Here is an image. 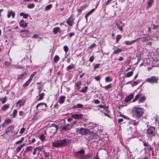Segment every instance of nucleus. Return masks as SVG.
<instances>
[{"instance_id": "58836bf2", "label": "nucleus", "mask_w": 159, "mask_h": 159, "mask_svg": "<svg viewBox=\"0 0 159 159\" xmlns=\"http://www.w3.org/2000/svg\"><path fill=\"white\" fill-rule=\"evenodd\" d=\"M59 57L57 55L55 56L54 58V61L55 63H56L59 60Z\"/></svg>"}, {"instance_id": "37998d69", "label": "nucleus", "mask_w": 159, "mask_h": 159, "mask_svg": "<svg viewBox=\"0 0 159 159\" xmlns=\"http://www.w3.org/2000/svg\"><path fill=\"white\" fill-rule=\"evenodd\" d=\"M148 150L151 151V152H152V156H154V153L153 151V147L150 146Z\"/></svg>"}, {"instance_id": "4be33fe9", "label": "nucleus", "mask_w": 159, "mask_h": 159, "mask_svg": "<svg viewBox=\"0 0 159 159\" xmlns=\"http://www.w3.org/2000/svg\"><path fill=\"white\" fill-rule=\"evenodd\" d=\"M66 98V97L65 96H60L59 98V103L61 104L63 103L64 102V100Z\"/></svg>"}, {"instance_id": "f3484780", "label": "nucleus", "mask_w": 159, "mask_h": 159, "mask_svg": "<svg viewBox=\"0 0 159 159\" xmlns=\"http://www.w3.org/2000/svg\"><path fill=\"white\" fill-rule=\"evenodd\" d=\"M25 101L24 99H19L17 102V104L19 105V107L23 105L25 103Z\"/></svg>"}, {"instance_id": "f704fd0d", "label": "nucleus", "mask_w": 159, "mask_h": 159, "mask_svg": "<svg viewBox=\"0 0 159 159\" xmlns=\"http://www.w3.org/2000/svg\"><path fill=\"white\" fill-rule=\"evenodd\" d=\"M133 74V72L132 71H131L126 73V76H125L126 77H129L132 75Z\"/></svg>"}, {"instance_id": "de8ad7c7", "label": "nucleus", "mask_w": 159, "mask_h": 159, "mask_svg": "<svg viewBox=\"0 0 159 159\" xmlns=\"http://www.w3.org/2000/svg\"><path fill=\"white\" fill-rule=\"evenodd\" d=\"M35 6V5L34 4H31L28 5L27 6V7L30 9L33 8Z\"/></svg>"}, {"instance_id": "a878e982", "label": "nucleus", "mask_w": 159, "mask_h": 159, "mask_svg": "<svg viewBox=\"0 0 159 159\" xmlns=\"http://www.w3.org/2000/svg\"><path fill=\"white\" fill-rule=\"evenodd\" d=\"M33 148V147L31 146L26 147L24 153H26V152H29V151H31Z\"/></svg>"}, {"instance_id": "338daca9", "label": "nucleus", "mask_w": 159, "mask_h": 159, "mask_svg": "<svg viewBox=\"0 0 159 159\" xmlns=\"http://www.w3.org/2000/svg\"><path fill=\"white\" fill-rule=\"evenodd\" d=\"M32 38H33L37 39V38H39V36L38 35L35 34H34Z\"/></svg>"}, {"instance_id": "72a5a7b5", "label": "nucleus", "mask_w": 159, "mask_h": 159, "mask_svg": "<svg viewBox=\"0 0 159 159\" xmlns=\"http://www.w3.org/2000/svg\"><path fill=\"white\" fill-rule=\"evenodd\" d=\"M134 42H135V40H132L131 41H125V43L126 45L132 44Z\"/></svg>"}, {"instance_id": "f8f14e48", "label": "nucleus", "mask_w": 159, "mask_h": 159, "mask_svg": "<svg viewBox=\"0 0 159 159\" xmlns=\"http://www.w3.org/2000/svg\"><path fill=\"white\" fill-rule=\"evenodd\" d=\"M83 115L82 114H72L71 115L72 118L75 119L80 120L82 119Z\"/></svg>"}, {"instance_id": "393cba45", "label": "nucleus", "mask_w": 159, "mask_h": 159, "mask_svg": "<svg viewBox=\"0 0 159 159\" xmlns=\"http://www.w3.org/2000/svg\"><path fill=\"white\" fill-rule=\"evenodd\" d=\"M39 138L43 142L44 141H46L45 139L46 136L43 134H41Z\"/></svg>"}, {"instance_id": "4d7b16f0", "label": "nucleus", "mask_w": 159, "mask_h": 159, "mask_svg": "<svg viewBox=\"0 0 159 159\" xmlns=\"http://www.w3.org/2000/svg\"><path fill=\"white\" fill-rule=\"evenodd\" d=\"M94 59V56H92L90 57L89 58V61L90 62H92L93 61Z\"/></svg>"}, {"instance_id": "ddd939ff", "label": "nucleus", "mask_w": 159, "mask_h": 159, "mask_svg": "<svg viewBox=\"0 0 159 159\" xmlns=\"http://www.w3.org/2000/svg\"><path fill=\"white\" fill-rule=\"evenodd\" d=\"M82 84L81 82L80 81H78L76 82L75 85V89L76 90L79 91L81 88V85Z\"/></svg>"}, {"instance_id": "9b49d317", "label": "nucleus", "mask_w": 159, "mask_h": 159, "mask_svg": "<svg viewBox=\"0 0 159 159\" xmlns=\"http://www.w3.org/2000/svg\"><path fill=\"white\" fill-rule=\"evenodd\" d=\"M72 127V125L70 124H67L61 127V130L66 131L70 130Z\"/></svg>"}, {"instance_id": "5fc2aeb1", "label": "nucleus", "mask_w": 159, "mask_h": 159, "mask_svg": "<svg viewBox=\"0 0 159 159\" xmlns=\"http://www.w3.org/2000/svg\"><path fill=\"white\" fill-rule=\"evenodd\" d=\"M52 7V5L51 4L48 5L45 8L47 10H49Z\"/></svg>"}, {"instance_id": "1a4fd4ad", "label": "nucleus", "mask_w": 159, "mask_h": 159, "mask_svg": "<svg viewBox=\"0 0 159 159\" xmlns=\"http://www.w3.org/2000/svg\"><path fill=\"white\" fill-rule=\"evenodd\" d=\"M136 132V129H133L131 127H129L127 131V133L130 138H132Z\"/></svg>"}, {"instance_id": "680f3d73", "label": "nucleus", "mask_w": 159, "mask_h": 159, "mask_svg": "<svg viewBox=\"0 0 159 159\" xmlns=\"http://www.w3.org/2000/svg\"><path fill=\"white\" fill-rule=\"evenodd\" d=\"M25 130V129L24 127L22 128L20 131V133L21 134H22L24 132Z\"/></svg>"}, {"instance_id": "a18cd8bd", "label": "nucleus", "mask_w": 159, "mask_h": 159, "mask_svg": "<svg viewBox=\"0 0 159 159\" xmlns=\"http://www.w3.org/2000/svg\"><path fill=\"white\" fill-rule=\"evenodd\" d=\"M140 95L141 94H139L136 95L134 98L133 100V102H135L139 98Z\"/></svg>"}, {"instance_id": "2f4dec72", "label": "nucleus", "mask_w": 159, "mask_h": 159, "mask_svg": "<svg viewBox=\"0 0 159 159\" xmlns=\"http://www.w3.org/2000/svg\"><path fill=\"white\" fill-rule=\"evenodd\" d=\"M7 100V97L6 96H5L4 98H0V101H1V103L2 104H4L5 103Z\"/></svg>"}, {"instance_id": "052dcab7", "label": "nucleus", "mask_w": 159, "mask_h": 159, "mask_svg": "<svg viewBox=\"0 0 159 159\" xmlns=\"http://www.w3.org/2000/svg\"><path fill=\"white\" fill-rule=\"evenodd\" d=\"M101 79V77L99 76H98L95 77V80L97 81Z\"/></svg>"}, {"instance_id": "603ef678", "label": "nucleus", "mask_w": 159, "mask_h": 159, "mask_svg": "<svg viewBox=\"0 0 159 159\" xmlns=\"http://www.w3.org/2000/svg\"><path fill=\"white\" fill-rule=\"evenodd\" d=\"M111 87V84H110L107 85L105 86L104 87L105 89H110Z\"/></svg>"}, {"instance_id": "c756f323", "label": "nucleus", "mask_w": 159, "mask_h": 159, "mask_svg": "<svg viewBox=\"0 0 159 159\" xmlns=\"http://www.w3.org/2000/svg\"><path fill=\"white\" fill-rule=\"evenodd\" d=\"M145 97L144 96H143L140 97L138 101V103H140L143 102L145 100Z\"/></svg>"}, {"instance_id": "2eb2a0df", "label": "nucleus", "mask_w": 159, "mask_h": 159, "mask_svg": "<svg viewBox=\"0 0 159 159\" xmlns=\"http://www.w3.org/2000/svg\"><path fill=\"white\" fill-rule=\"evenodd\" d=\"M14 126L13 125H10L5 129V133H8L12 132L13 130L14 129Z\"/></svg>"}, {"instance_id": "a211bd4d", "label": "nucleus", "mask_w": 159, "mask_h": 159, "mask_svg": "<svg viewBox=\"0 0 159 159\" xmlns=\"http://www.w3.org/2000/svg\"><path fill=\"white\" fill-rule=\"evenodd\" d=\"M134 97V95L133 93H131L129 94V95L126 97L125 99V102H127L131 100Z\"/></svg>"}, {"instance_id": "aec40b11", "label": "nucleus", "mask_w": 159, "mask_h": 159, "mask_svg": "<svg viewBox=\"0 0 159 159\" xmlns=\"http://www.w3.org/2000/svg\"><path fill=\"white\" fill-rule=\"evenodd\" d=\"M10 104L7 103L4 105L1 108V110L3 111H5L8 109L10 107Z\"/></svg>"}, {"instance_id": "39448f33", "label": "nucleus", "mask_w": 159, "mask_h": 159, "mask_svg": "<svg viewBox=\"0 0 159 159\" xmlns=\"http://www.w3.org/2000/svg\"><path fill=\"white\" fill-rule=\"evenodd\" d=\"M158 77L153 76L146 79L145 80V82H148L150 84H157L158 83Z\"/></svg>"}, {"instance_id": "864d4df0", "label": "nucleus", "mask_w": 159, "mask_h": 159, "mask_svg": "<svg viewBox=\"0 0 159 159\" xmlns=\"http://www.w3.org/2000/svg\"><path fill=\"white\" fill-rule=\"evenodd\" d=\"M37 151H38V150L36 147L34 149L33 152V155H35L36 154Z\"/></svg>"}, {"instance_id": "6ab92c4d", "label": "nucleus", "mask_w": 159, "mask_h": 159, "mask_svg": "<svg viewBox=\"0 0 159 159\" xmlns=\"http://www.w3.org/2000/svg\"><path fill=\"white\" fill-rule=\"evenodd\" d=\"M83 105L81 103H78L76 104V105H74L72 106L71 107V109H74L76 108H84Z\"/></svg>"}, {"instance_id": "473e14b6", "label": "nucleus", "mask_w": 159, "mask_h": 159, "mask_svg": "<svg viewBox=\"0 0 159 159\" xmlns=\"http://www.w3.org/2000/svg\"><path fill=\"white\" fill-rule=\"evenodd\" d=\"M26 75L27 73L26 72H25L24 73L21 74L18 76L17 79H21L23 77V76Z\"/></svg>"}, {"instance_id": "b1692460", "label": "nucleus", "mask_w": 159, "mask_h": 159, "mask_svg": "<svg viewBox=\"0 0 159 159\" xmlns=\"http://www.w3.org/2000/svg\"><path fill=\"white\" fill-rule=\"evenodd\" d=\"M95 10V9H93L87 13L85 15V17L87 20L88 17L91 14H92Z\"/></svg>"}, {"instance_id": "7c9ffc66", "label": "nucleus", "mask_w": 159, "mask_h": 159, "mask_svg": "<svg viewBox=\"0 0 159 159\" xmlns=\"http://www.w3.org/2000/svg\"><path fill=\"white\" fill-rule=\"evenodd\" d=\"M88 87L87 86H85L84 88H82L80 90V92H82L84 93H86L88 90Z\"/></svg>"}, {"instance_id": "f03ea898", "label": "nucleus", "mask_w": 159, "mask_h": 159, "mask_svg": "<svg viewBox=\"0 0 159 159\" xmlns=\"http://www.w3.org/2000/svg\"><path fill=\"white\" fill-rule=\"evenodd\" d=\"M85 152L84 150L81 149L74 152L73 155L75 157L80 159H87L89 158L90 156L88 154L84 155Z\"/></svg>"}, {"instance_id": "dca6fc26", "label": "nucleus", "mask_w": 159, "mask_h": 159, "mask_svg": "<svg viewBox=\"0 0 159 159\" xmlns=\"http://www.w3.org/2000/svg\"><path fill=\"white\" fill-rule=\"evenodd\" d=\"M11 122V119H8L5 120L3 123H2L1 126L2 127L4 128L6 127V126L7 125H8L10 124Z\"/></svg>"}, {"instance_id": "bf43d9fd", "label": "nucleus", "mask_w": 159, "mask_h": 159, "mask_svg": "<svg viewBox=\"0 0 159 159\" xmlns=\"http://www.w3.org/2000/svg\"><path fill=\"white\" fill-rule=\"evenodd\" d=\"M95 46L96 44L95 43H93L90 45V47H89V48L90 49H92L93 48V47H95Z\"/></svg>"}, {"instance_id": "8fccbe9b", "label": "nucleus", "mask_w": 159, "mask_h": 159, "mask_svg": "<svg viewBox=\"0 0 159 159\" xmlns=\"http://www.w3.org/2000/svg\"><path fill=\"white\" fill-rule=\"evenodd\" d=\"M116 25L117 26V27L119 30H120V31H123V29L122 26H120L119 24L117 23H116Z\"/></svg>"}, {"instance_id": "5701e85b", "label": "nucleus", "mask_w": 159, "mask_h": 159, "mask_svg": "<svg viewBox=\"0 0 159 159\" xmlns=\"http://www.w3.org/2000/svg\"><path fill=\"white\" fill-rule=\"evenodd\" d=\"M52 128V129H53L54 131V132H56L58 129V126L57 125L55 124H52L50 126Z\"/></svg>"}, {"instance_id": "9d476101", "label": "nucleus", "mask_w": 159, "mask_h": 159, "mask_svg": "<svg viewBox=\"0 0 159 159\" xmlns=\"http://www.w3.org/2000/svg\"><path fill=\"white\" fill-rule=\"evenodd\" d=\"M20 33H22L20 35L23 37L27 36L28 34H30V31L27 30H21L20 31Z\"/></svg>"}, {"instance_id": "0eeeda50", "label": "nucleus", "mask_w": 159, "mask_h": 159, "mask_svg": "<svg viewBox=\"0 0 159 159\" xmlns=\"http://www.w3.org/2000/svg\"><path fill=\"white\" fill-rule=\"evenodd\" d=\"M75 19V16L71 15L68 19L66 21V23L69 25L72 26L75 23L74 20Z\"/></svg>"}, {"instance_id": "f257e3e1", "label": "nucleus", "mask_w": 159, "mask_h": 159, "mask_svg": "<svg viewBox=\"0 0 159 159\" xmlns=\"http://www.w3.org/2000/svg\"><path fill=\"white\" fill-rule=\"evenodd\" d=\"M144 113V110L143 108L134 107L132 109L133 116L136 118H140Z\"/></svg>"}, {"instance_id": "69168bd1", "label": "nucleus", "mask_w": 159, "mask_h": 159, "mask_svg": "<svg viewBox=\"0 0 159 159\" xmlns=\"http://www.w3.org/2000/svg\"><path fill=\"white\" fill-rule=\"evenodd\" d=\"M28 15L27 14L25 13L23 17L25 19H26L28 17Z\"/></svg>"}, {"instance_id": "7ed1b4c3", "label": "nucleus", "mask_w": 159, "mask_h": 159, "mask_svg": "<svg viewBox=\"0 0 159 159\" xmlns=\"http://www.w3.org/2000/svg\"><path fill=\"white\" fill-rule=\"evenodd\" d=\"M68 139H64L62 140H58L56 142L52 143V146L53 147H64L67 145Z\"/></svg>"}, {"instance_id": "79ce46f5", "label": "nucleus", "mask_w": 159, "mask_h": 159, "mask_svg": "<svg viewBox=\"0 0 159 159\" xmlns=\"http://www.w3.org/2000/svg\"><path fill=\"white\" fill-rule=\"evenodd\" d=\"M17 113V111L16 109L13 110L12 113L11 114V116H12L14 118H15L16 116Z\"/></svg>"}, {"instance_id": "09e8293b", "label": "nucleus", "mask_w": 159, "mask_h": 159, "mask_svg": "<svg viewBox=\"0 0 159 159\" xmlns=\"http://www.w3.org/2000/svg\"><path fill=\"white\" fill-rule=\"evenodd\" d=\"M44 155L45 157H48L49 156V153L48 152H46L45 150L43 152Z\"/></svg>"}, {"instance_id": "e2e57ef3", "label": "nucleus", "mask_w": 159, "mask_h": 159, "mask_svg": "<svg viewBox=\"0 0 159 159\" xmlns=\"http://www.w3.org/2000/svg\"><path fill=\"white\" fill-rule=\"evenodd\" d=\"M95 103L96 104H99L100 103V101L98 99H96L94 100Z\"/></svg>"}, {"instance_id": "c9c22d12", "label": "nucleus", "mask_w": 159, "mask_h": 159, "mask_svg": "<svg viewBox=\"0 0 159 159\" xmlns=\"http://www.w3.org/2000/svg\"><path fill=\"white\" fill-rule=\"evenodd\" d=\"M31 81L29 79L23 85V87H25L27 86H28L30 83L31 82Z\"/></svg>"}, {"instance_id": "774afa93", "label": "nucleus", "mask_w": 159, "mask_h": 159, "mask_svg": "<svg viewBox=\"0 0 159 159\" xmlns=\"http://www.w3.org/2000/svg\"><path fill=\"white\" fill-rule=\"evenodd\" d=\"M88 6L87 5H85L83 6H82L81 7V8L83 9V10H84V9H85V8H87V7Z\"/></svg>"}, {"instance_id": "3c124183", "label": "nucleus", "mask_w": 159, "mask_h": 159, "mask_svg": "<svg viewBox=\"0 0 159 159\" xmlns=\"http://www.w3.org/2000/svg\"><path fill=\"white\" fill-rule=\"evenodd\" d=\"M36 74V71L34 72L30 76L29 78V79L30 80H32L33 79V78L34 76Z\"/></svg>"}, {"instance_id": "6e6d98bb", "label": "nucleus", "mask_w": 159, "mask_h": 159, "mask_svg": "<svg viewBox=\"0 0 159 159\" xmlns=\"http://www.w3.org/2000/svg\"><path fill=\"white\" fill-rule=\"evenodd\" d=\"M99 66L100 64L98 63L95 64L93 67V69H94V70H96L99 67Z\"/></svg>"}, {"instance_id": "ea45409f", "label": "nucleus", "mask_w": 159, "mask_h": 159, "mask_svg": "<svg viewBox=\"0 0 159 159\" xmlns=\"http://www.w3.org/2000/svg\"><path fill=\"white\" fill-rule=\"evenodd\" d=\"M24 138L23 137H22L20 140L16 141L15 143L16 144H21L22 143L23 141L24 140Z\"/></svg>"}, {"instance_id": "13d9d810", "label": "nucleus", "mask_w": 159, "mask_h": 159, "mask_svg": "<svg viewBox=\"0 0 159 159\" xmlns=\"http://www.w3.org/2000/svg\"><path fill=\"white\" fill-rule=\"evenodd\" d=\"M11 63L9 61H6L5 63V65L7 66H9L11 65Z\"/></svg>"}, {"instance_id": "412c9836", "label": "nucleus", "mask_w": 159, "mask_h": 159, "mask_svg": "<svg viewBox=\"0 0 159 159\" xmlns=\"http://www.w3.org/2000/svg\"><path fill=\"white\" fill-rule=\"evenodd\" d=\"M53 32L54 34H55L58 33H60L61 31L59 27L54 28L53 29Z\"/></svg>"}, {"instance_id": "e433bc0d", "label": "nucleus", "mask_w": 159, "mask_h": 159, "mask_svg": "<svg viewBox=\"0 0 159 159\" xmlns=\"http://www.w3.org/2000/svg\"><path fill=\"white\" fill-rule=\"evenodd\" d=\"M45 94L44 93H42L41 94H39V98L37 99L38 101H39L40 100H42L43 98V96H44Z\"/></svg>"}, {"instance_id": "20e7f679", "label": "nucleus", "mask_w": 159, "mask_h": 159, "mask_svg": "<svg viewBox=\"0 0 159 159\" xmlns=\"http://www.w3.org/2000/svg\"><path fill=\"white\" fill-rule=\"evenodd\" d=\"M146 134L147 137L149 138H151L155 136L156 134L155 127L151 126L148 128L146 130Z\"/></svg>"}, {"instance_id": "c85d7f7f", "label": "nucleus", "mask_w": 159, "mask_h": 159, "mask_svg": "<svg viewBox=\"0 0 159 159\" xmlns=\"http://www.w3.org/2000/svg\"><path fill=\"white\" fill-rule=\"evenodd\" d=\"M44 146H39L37 147L38 151L42 152H43L45 150V149H44Z\"/></svg>"}, {"instance_id": "cd10ccee", "label": "nucleus", "mask_w": 159, "mask_h": 159, "mask_svg": "<svg viewBox=\"0 0 159 159\" xmlns=\"http://www.w3.org/2000/svg\"><path fill=\"white\" fill-rule=\"evenodd\" d=\"M43 105L45 106V108H46L47 107V105L46 103H43V102H41V103H40L38 104L37 105V106H36L37 109H38L39 107H40V106H43Z\"/></svg>"}, {"instance_id": "4468645a", "label": "nucleus", "mask_w": 159, "mask_h": 159, "mask_svg": "<svg viewBox=\"0 0 159 159\" xmlns=\"http://www.w3.org/2000/svg\"><path fill=\"white\" fill-rule=\"evenodd\" d=\"M19 24L20 26L23 28H26L28 25V23L25 22V20H21Z\"/></svg>"}, {"instance_id": "6e6552de", "label": "nucleus", "mask_w": 159, "mask_h": 159, "mask_svg": "<svg viewBox=\"0 0 159 159\" xmlns=\"http://www.w3.org/2000/svg\"><path fill=\"white\" fill-rule=\"evenodd\" d=\"M89 134V140H95L98 137V135L93 131H90Z\"/></svg>"}, {"instance_id": "c03bdc74", "label": "nucleus", "mask_w": 159, "mask_h": 159, "mask_svg": "<svg viewBox=\"0 0 159 159\" xmlns=\"http://www.w3.org/2000/svg\"><path fill=\"white\" fill-rule=\"evenodd\" d=\"M75 67V66L73 64L69 65L67 67V69L68 70H70L72 69H73Z\"/></svg>"}, {"instance_id": "bb28decb", "label": "nucleus", "mask_w": 159, "mask_h": 159, "mask_svg": "<svg viewBox=\"0 0 159 159\" xmlns=\"http://www.w3.org/2000/svg\"><path fill=\"white\" fill-rule=\"evenodd\" d=\"M154 3V0H148V2L147 7L149 8L150 7L152 4Z\"/></svg>"}, {"instance_id": "4c0bfd02", "label": "nucleus", "mask_w": 159, "mask_h": 159, "mask_svg": "<svg viewBox=\"0 0 159 159\" xmlns=\"http://www.w3.org/2000/svg\"><path fill=\"white\" fill-rule=\"evenodd\" d=\"M121 36L120 35H118L116 36V43L118 42L119 40L121 39Z\"/></svg>"}, {"instance_id": "423d86ee", "label": "nucleus", "mask_w": 159, "mask_h": 159, "mask_svg": "<svg viewBox=\"0 0 159 159\" xmlns=\"http://www.w3.org/2000/svg\"><path fill=\"white\" fill-rule=\"evenodd\" d=\"M90 131L87 129L84 128H80L78 129L77 132L81 135H85L89 134Z\"/></svg>"}, {"instance_id": "49530a36", "label": "nucleus", "mask_w": 159, "mask_h": 159, "mask_svg": "<svg viewBox=\"0 0 159 159\" xmlns=\"http://www.w3.org/2000/svg\"><path fill=\"white\" fill-rule=\"evenodd\" d=\"M105 80L106 81L111 82L112 81V78H110L109 76H107L105 78Z\"/></svg>"}, {"instance_id": "0e129e2a", "label": "nucleus", "mask_w": 159, "mask_h": 159, "mask_svg": "<svg viewBox=\"0 0 159 159\" xmlns=\"http://www.w3.org/2000/svg\"><path fill=\"white\" fill-rule=\"evenodd\" d=\"M152 25L153 27L152 28L153 29H155L157 27L159 28V25H156L154 24H153Z\"/></svg>"}, {"instance_id": "a19ab883", "label": "nucleus", "mask_w": 159, "mask_h": 159, "mask_svg": "<svg viewBox=\"0 0 159 159\" xmlns=\"http://www.w3.org/2000/svg\"><path fill=\"white\" fill-rule=\"evenodd\" d=\"M23 147H22L20 145L16 149V152L17 153H19L21 150V149Z\"/></svg>"}]
</instances>
